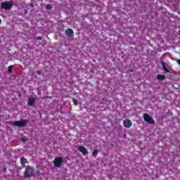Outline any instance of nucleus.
<instances>
[{
    "label": "nucleus",
    "instance_id": "nucleus-1",
    "mask_svg": "<svg viewBox=\"0 0 180 180\" xmlns=\"http://www.w3.org/2000/svg\"><path fill=\"white\" fill-rule=\"evenodd\" d=\"M29 123L27 120H21L20 121L11 122L10 124L13 126H18V127H25Z\"/></svg>",
    "mask_w": 180,
    "mask_h": 180
},
{
    "label": "nucleus",
    "instance_id": "nucleus-2",
    "mask_svg": "<svg viewBox=\"0 0 180 180\" xmlns=\"http://www.w3.org/2000/svg\"><path fill=\"white\" fill-rule=\"evenodd\" d=\"M1 9H5L6 11H9L12 6H13V3L12 1H5L1 4Z\"/></svg>",
    "mask_w": 180,
    "mask_h": 180
},
{
    "label": "nucleus",
    "instance_id": "nucleus-3",
    "mask_svg": "<svg viewBox=\"0 0 180 180\" xmlns=\"http://www.w3.org/2000/svg\"><path fill=\"white\" fill-rule=\"evenodd\" d=\"M32 175H33V168H32L30 166L26 167L24 172V178H30Z\"/></svg>",
    "mask_w": 180,
    "mask_h": 180
},
{
    "label": "nucleus",
    "instance_id": "nucleus-4",
    "mask_svg": "<svg viewBox=\"0 0 180 180\" xmlns=\"http://www.w3.org/2000/svg\"><path fill=\"white\" fill-rule=\"evenodd\" d=\"M64 162V159L63 158H56L53 160V165L56 168H60Z\"/></svg>",
    "mask_w": 180,
    "mask_h": 180
},
{
    "label": "nucleus",
    "instance_id": "nucleus-5",
    "mask_svg": "<svg viewBox=\"0 0 180 180\" xmlns=\"http://www.w3.org/2000/svg\"><path fill=\"white\" fill-rule=\"evenodd\" d=\"M143 119L146 123H149L150 124H155V121L148 114H144Z\"/></svg>",
    "mask_w": 180,
    "mask_h": 180
},
{
    "label": "nucleus",
    "instance_id": "nucleus-6",
    "mask_svg": "<svg viewBox=\"0 0 180 180\" xmlns=\"http://www.w3.org/2000/svg\"><path fill=\"white\" fill-rule=\"evenodd\" d=\"M133 123L131 122V120L127 119L123 121V126H124L127 129H130L131 127V125Z\"/></svg>",
    "mask_w": 180,
    "mask_h": 180
},
{
    "label": "nucleus",
    "instance_id": "nucleus-7",
    "mask_svg": "<svg viewBox=\"0 0 180 180\" xmlns=\"http://www.w3.org/2000/svg\"><path fill=\"white\" fill-rule=\"evenodd\" d=\"M78 150L83 154V155H88V150L85 147L81 146L78 147Z\"/></svg>",
    "mask_w": 180,
    "mask_h": 180
},
{
    "label": "nucleus",
    "instance_id": "nucleus-8",
    "mask_svg": "<svg viewBox=\"0 0 180 180\" xmlns=\"http://www.w3.org/2000/svg\"><path fill=\"white\" fill-rule=\"evenodd\" d=\"M160 64L162 65L163 70L166 71V72H169V66H168L167 63H165V62L161 61Z\"/></svg>",
    "mask_w": 180,
    "mask_h": 180
},
{
    "label": "nucleus",
    "instance_id": "nucleus-9",
    "mask_svg": "<svg viewBox=\"0 0 180 180\" xmlns=\"http://www.w3.org/2000/svg\"><path fill=\"white\" fill-rule=\"evenodd\" d=\"M34 102H36V98L33 97H30L28 98L27 105L29 106H33V105H34Z\"/></svg>",
    "mask_w": 180,
    "mask_h": 180
},
{
    "label": "nucleus",
    "instance_id": "nucleus-10",
    "mask_svg": "<svg viewBox=\"0 0 180 180\" xmlns=\"http://www.w3.org/2000/svg\"><path fill=\"white\" fill-rule=\"evenodd\" d=\"M65 33L68 37H71V36H74V31L72 29L66 30Z\"/></svg>",
    "mask_w": 180,
    "mask_h": 180
},
{
    "label": "nucleus",
    "instance_id": "nucleus-11",
    "mask_svg": "<svg viewBox=\"0 0 180 180\" xmlns=\"http://www.w3.org/2000/svg\"><path fill=\"white\" fill-rule=\"evenodd\" d=\"M20 162L22 164V167H23L25 168V167H26V165L25 164H29V162L27 161V159L25 158H20Z\"/></svg>",
    "mask_w": 180,
    "mask_h": 180
},
{
    "label": "nucleus",
    "instance_id": "nucleus-12",
    "mask_svg": "<svg viewBox=\"0 0 180 180\" xmlns=\"http://www.w3.org/2000/svg\"><path fill=\"white\" fill-rule=\"evenodd\" d=\"M157 78H158V79H159L160 81H164V79H165L166 77H165V75H158Z\"/></svg>",
    "mask_w": 180,
    "mask_h": 180
},
{
    "label": "nucleus",
    "instance_id": "nucleus-13",
    "mask_svg": "<svg viewBox=\"0 0 180 180\" xmlns=\"http://www.w3.org/2000/svg\"><path fill=\"white\" fill-rule=\"evenodd\" d=\"M92 155L93 157H96V155H98V150H94L93 152H92Z\"/></svg>",
    "mask_w": 180,
    "mask_h": 180
},
{
    "label": "nucleus",
    "instance_id": "nucleus-14",
    "mask_svg": "<svg viewBox=\"0 0 180 180\" xmlns=\"http://www.w3.org/2000/svg\"><path fill=\"white\" fill-rule=\"evenodd\" d=\"M12 70H13V65H10V66L8 68V72H12Z\"/></svg>",
    "mask_w": 180,
    "mask_h": 180
},
{
    "label": "nucleus",
    "instance_id": "nucleus-15",
    "mask_svg": "<svg viewBox=\"0 0 180 180\" xmlns=\"http://www.w3.org/2000/svg\"><path fill=\"white\" fill-rule=\"evenodd\" d=\"M73 103L75 106H77V105H78V101L75 99H73Z\"/></svg>",
    "mask_w": 180,
    "mask_h": 180
},
{
    "label": "nucleus",
    "instance_id": "nucleus-16",
    "mask_svg": "<svg viewBox=\"0 0 180 180\" xmlns=\"http://www.w3.org/2000/svg\"><path fill=\"white\" fill-rule=\"evenodd\" d=\"M22 141L25 142V141H27V139L26 137H23L21 139Z\"/></svg>",
    "mask_w": 180,
    "mask_h": 180
},
{
    "label": "nucleus",
    "instance_id": "nucleus-17",
    "mask_svg": "<svg viewBox=\"0 0 180 180\" xmlns=\"http://www.w3.org/2000/svg\"><path fill=\"white\" fill-rule=\"evenodd\" d=\"M160 58H161L162 60H165V55L162 56Z\"/></svg>",
    "mask_w": 180,
    "mask_h": 180
},
{
    "label": "nucleus",
    "instance_id": "nucleus-18",
    "mask_svg": "<svg viewBox=\"0 0 180 180\" xmlns=\"http://www.w3.org/2000/svg\"><path fill=\"white\" fill-rule=\"evenodd\" d=\"M37 74H39V75H40V74H41V72H40V70L37 71Z\"/></svg>",
    "mask_w": 180,
    "mask_h": 180
},
{
    "label": "nucleus",
    "instance_id": "nucleus-19",
    "mask_svg": "<svg viewBox=\"0 0 180 180\" xmlns=\"http://www.w3.org/2000/svg\"><path fill=\"white\" fill-rule=\"evenodd\" d=\"M176 62H177V63L180 65V59H178V60H176Z\"/></svg>",
    "mask_w": 180,
    "mask_h": 180
},
{
    "label": "nucleus",
    "instance_id": "nucleus-20",
    "mask_svg": "<svg viewBox=\"0 0 180 180\" xmlns=\"http://www.w3.org/2000/svg\"><path fill=\"white\" fill-rule=\"evenodd\" d=\"M38 40H41V37H38Z\"/></svg>",
    "mask_w": 180,
    "mask_h": 180
},
{
    "label": "nucleus",
    "instance_id": "nucleus-21",
    "mask_svg": "<svg viewBox=\"0 0 180 180\" xmlns=\"http://www.w3.org/2000/svg\"><path fill=\"white\" fill-rule=\"evenodd\" d=\"M1 23H2V20L0 19V25H1Z\"/></svg>",
    "mask_w": 180,
    "mask_h": 180
},
{
    "label": "nucleus",
    "instance_id": "nucleus-22",
    "mask_svg": "<svg viewBox=\"0 0 180 180\" xmlns=\"http://www.w3.org/2000/svg\"><path fill=\"white\" fill-rule=\"evenodd\" d=\"M47 9H50V8H49V6H47Z\"/></svg>",
    "mask_w": 180,
    "mask_h": 180
}]
</instances>
